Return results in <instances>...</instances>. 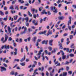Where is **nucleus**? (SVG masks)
<instances>
[{
	"label": "nucleus",
	"instance_id": "nucleus-1",
	"mask_svg": "<svg viewBox=\"0 0 76 76\" xmlns=\"http://www.w3.org/2000/svg\"><path fill=\"white\" fill-rule=\"evenodd\" d=\"M21 29H24V30L23 32L20 33V34H21V35H22V34H24L25 33H26V31H27V28L26 27L23 26L21 28Z\"/></svg>",
	"mask_w": 76,
	"mask_h": 76
},
{
	"label": "nucleus",
	"instance_id": "nucleus-2",
	"mask_svg": "<svg viewBox=\"0 0 76 76\" xmlns=\"http://www.w3.org/2000/svg\"><path fill=\"white\" fill-rule=\"evenodd\" d=\"M50 9L51 10L53 11V13H57V10H58L57 9H56L55 7H50Z\"/></svg>",
	"mask_w": 76,
	"mask_h": 76
},
{
	"label": "nucleus",
	"instance_id": "nucleus-3",
	"mask_svg": "<svg viewBox=\"0 0 76 76\" xmlns=\"http://www.w3.org/2000/svg\"><path fill=\"white\" fill-rule=\"evenodd\" d=\"M7 38H8V36L7 35V34H6L5 35V40L2 41V43H4V42H6V41L7 40Z\"/></svg>",
	"mask_w": 76,
	"mask_h": 76
},
{
	"label": "nucleus",
	"instance_id": "nucleus-4",
	"mask_svg": "<svg viewBox=\"0 0 76 76\" xmlns=\"http://www.w3.org/2000/svg\"><path fill=\"white\" fill-rule=\"evenodd\" d=\"M52 33H53V31L52 30H51L50 29H49L48 31V32L47 34V37L49 35H51L52 34Z\"/></svg>",
	"mask_w": 76,
	"mask_h": 76
},
{
	"label": "nucleus",
	"instance_id": "nucleus-5",
	"mask_svg": "<svg viewBox=\"0 0 76 76\" xmlns=\"http://www.w3.org/2000/svg\"><path fill=\"white\" fill-rule=\"evenodd\" d=\"M32 23L34 24V25H35V26L37 25L38 24V22L37 21V22H36V21L35 20H34L32 21Z\"/></svg>",
	"mask_w": 76,
	"mask_h": 76
},
{
	"label": "nucleus",
	"instance_id": "nucleus-6",
	"mask_svg": "<svg viewBox=\"0 0 76 76\" xmlns=\"http://www.w3.org/2000/svg\"><path fill=\"white\" fill-rule=\"evenodd\" d=\"M4 48L6 49V50H7V49H9L10 47H9V45H4Z\"/></svg>",
	"mask_w": 76,
	"mask_h": 76
},
{
	"label": "nucleus",
	"instance_id": "nucleus-7",
	"mask_svg": "<svg viewBox=\"0 0 76 76\" xmlns=\"http://www.w3.org/2000/svg\"><path fill=\"white\" fill-rule=\"evenodd\" d=\"M1 69V72H3V71H4V70L6 71V69L4 67L1 66L0 67Z\"/></svg>",
	"mask_w": 76,
	"mask_h": 76
},
{
	"label": "nucleus",
	"instance_id": "nucleus-8",
	"mask_svg": "<svg viewBox=\"0 0 76 76\" xmlns=\"http://www.w3.org/2000/svg\"><path fill=\"white\" fill-rule=\"evenodd\" d=\"M48 40H44L42 42V44H45L46 45H47V42H48Z\"/></svg>",
	"mask_w": 76,
	"mask_h": 76
},
{
	"label": "nucleus",
	"instance_id": "nucleus-9",
	"mask_svg": "<svg viewBox=\"0 0 76 76\" xmlns=\"http://www.w3.org/2000/svg\"><path fill=\"white\" fill-rule=\"evenodd\" d=\"M47 31L46 30L43 32H40L39 33V35H41V34H45L47 32Z\"/></svg>",
	"mask_w": 76,
	"mask_h": 76
},
{
	"label": "nucleus",
	"instance_id": "nucleus-10",
	"mask_svg": "<svg viewBox=\"0 0 76 76\" xmlns=\"http://www.w3.org/2000/svg\"><path fill=\"white\" fill-rule=\"evenodd\" d=\"M75 45L73 43L72 44L70 45V47L71 48H73V49H75V47L74 46Z\"/></svg>",
	"mask_w": 76,
	"mask_h": 76
},
{
	"label": "nucleus",
	"instance_id": "nucleus-11",
	"mask_svg": "<svg viewBox=\"0 0 76 76\" xmlns=\"http://www.w3.org/2000/svg\"><path fill=\"white\" fill-rule=\"evenodd\" d=\"M15 10H19V5H16L15 4Z\"/></svg>",
	"mask_w": 76,
	"mask_h": 76
},
{
	"label": "nucleus",
	"instance_id": "nucleus-12",
	"mask_svg": "<svg viewBox=\"0 0 76 76\" xmlns=\"http://www.w3.org/2000/svg\"><path fill=\"white\" fill-rule=\"evenodd\" d=\"M53 39H51L49 40V44L50 45H51V46L53 45V44H52V42H53Z\"/></svg>",
	"mask_w": 76,
	"mask_h": 76
},
{
	"label": "nucleus",
	"instance_id": "nucleus-13",
	"mask_svg": "<svg viewBox=\"0 0 76 76\" xmlns=\"http://www.w3.org/2000/svg\"><path fill=\"white\" fill-rule=\"evenodd\" d=\"M43 51V50H40L39 51L38 54H37V56H39L41 54V53Z\"/></svg>",
	"mask_w": 76,
	"mask_h": 76
},
{
	"label": "nucleus",
	"instance_id": "nucleus-14",
	"mask_svg": "<svg viewBox=\"0 0 76 76\" xmlns=\"http://www.w3.org/2000/svg\"><path fill=\"white\" fill-rule=\"evenodd\" d=\"M25 55H24V56L23 58H22V59L21 60H20V61H21V62H23V61L25 60Z\"/></svg>",
	"mask_w": 76,
	"mask_h": 76
},
{
	"label": "nucleus",
	"instance_id": "nucleus-15",
	"mask_svg": "<svg viewBox=\"0 0 76 76\" xmlns=\"http://www.w3.org/2000/svg\"><path fill=\"white\" fill-rule=\"evenodd\" d=\"M27 13L30 17H32V14H31V12H29V11H28Z\"/></svg>",
	"mask_w": 76,
	"mask_h": 76
},
{
	"label": "nucleus",
	"instance_id": "nucleus-16",
	"mask_svg": "<svg viewBox=\"0 0 76 76\" xmlns=\"http://www.w3.org/2000/svg\"><path fill=\"white\" fill-rule=\"evenodd\" d=\"M67 75V72H63L62 76H66Z\"/></svg>",
	"mask_w": 76,
	"mask_h": 76
},
{
	"label": "nucleus",
	"instance_id": "nucleus-17",
	"mask_svg": "<svg viewBox=\"0 0 76 76\" xmlns=\"http://www.w3.org/2000/svg\"><path fill=\"white\" fill-rule=\"evenodd\" d=\"M19 3H20L21 4H23L24 3V1L23 0H18Z\"/></svg>",
	"mask_w": 76,
	"mask_h": 76
},
{
	"label": "nucleus",
	"instance_id": "nucleus-18",
	"mask_svg": "<svg viewBox=\"0 0 76 76\" xmlns=\"http://www.w3.org/2000/svg\"><path fill=\"white\" fill-rule=\"evenodd\" d=\"M15 52H14V55L15 56V55L17 54V52H18V50H17V49L16 48L15 49Z\"/></svg>",
	"mask_w": 76,
	"mask_h": 76
},
{
	"label": "nucleus",
	"instance_id": "nucleus-19",
	"mask_svg": "<svg viewBox=\"0 0 76 76\" xmlns=\"http://www.w3.org/2000/svg\"><path fill=\"white\" fill-rule=\"evenodd\" d=\"M58 19H60V20H63L64 19V17L63 16L59 17L58 18Z\"/></svg>",
	"mask_w": 76,
	"mask_h": 76
},
{
	"label": "nucleus",
	"instance_id": "nucleus-20",
	"mask_svg": "<svg viewBox=\"0 0 76 76\" xmlns=\"http://www.w3.org/2000/svg\"><path fill=\"white\" fill-rule=\"evenodd\" d=\"M59 46H60L59 48L60 49L62 50V49L63 48V47H62L61 43H59Z\"/></svg>",
	"mask_w": 76,
	"mask_h": 76
},
{
	"label": "nucleus",
	"instance_id": "nucleus-21",
	"mask_svg": "<svg viewBox=\"0 0 76 76\" xmlns=\"http://www.w3.org/2000/svg\"><path fill=\"white\" fill-rule=\"evenodd\" d=\"M42 14H45V15H47V12H45V10H43V12H42Z\"/></svg>",
	"mask_w": 76,
	"mask_h": 76
},
{
	"label": "nucleus",
	"instance_id": "nucleus-22",
	"mask_svg": "<svg viewBox=\"0 0 76 76\" xmlns=\"http://www.w3.org/2000/svg\"><path fill=\"white\" fill-rule=\"evenodd\" d=\"M7 17H8L7 15L6 17V18H4L3 19V20H4L5 21H6L7 20Z\"/></svg>",
	"mask_w": 76,
	"mask_h": 76
},
{
	"label": "nucleus",
	"instance_id": "nucleus-23",
	"mask_svg": "<svg viewBox=\"0 0 76 76\" xmlns=\"http://www.w3.org/2000/svg\"><path fill=\"white\" fill-rule=\"evenodd\" d=\"M36 39H37V37H34L33 39V41H34V42H35V41H36Z\"/></svg>",
	"mask_w": 76,
	"mask_h": 76
},
{
	"label": "nucleus",
	"instance_id": "nucleus-24",
	"mask_svg": "<svg viewBox=\"0 0 76 76\" xmlns=\"http://www.w3.org/2000/svg\"><path fill=\"white\" fill-rule=\"evenodd\" d=\"M25 20H26V23L28 21V20H29V18L28 17H26L25 18Z\"/></svg>",
	"mask_w": 76,
	"mask_h": 76
},
{
	"label": "nucleus",
	"instance_id": "nucleus-25",
	"mask_svg": "<svg viewBox=\"0 0 76 76\" xmlns=\"http://www.w3.org/2000/svg\"><path fill=\"white\" fill-rule=\"evenodd\" d=\"M8 30L9 33H10V32H11V29L10 28V27H8Z\"/></svg>",
	"mask_w": 76,
	"mask_h": 76
},
{
	"label": "nucleus",
	"instance_id": "nucleus-26",
	"mask_svg": "<svg viewBox=\"0 0 76 76\" xmlns=\"http://www.w3.org/2000/svg\"><path fill=\"white\" fill-rule=\"evenodd\" d=\"M35 9L33 8V9L31 10V11L32 12V14H34L35 13Z\"/></svg>",
	"mask_w": 76,
	"mask_h": 76
},
{
	"label": "nucleus",
	"instance_id": "nucleus-27",
	"mask_svg": "<svg viewBox=\"0 0 76 76\" xmlns=\"http://www.w3.org/2000/svg\"><path fill=\"white\" fill-rule=\"evenodd\" d=\"M48 49L50 51H52V47L50 46H49L48 47Z\"/></svg>",
	"mask_w": 76,
	"mask_h": 76
},
{
	"label": "nucleus",
	"instance_id": "nucleus-28",
	"mask_svg": "<svg viewBox=\"0 0 76 76\" xmlns=\"http://www.w3.org/2000/svg\"><path fill=\"white\" fill-rule=\"evenodd\" d=\"M69 56L71 57H73L75 56V55L74 54H73L72 53L70 54L69 55Z\"/></svg>",
	"mask_w": 76,
	"mask_h": 76
},
{
	"label": "nucleus",
	"instance_id": "nucleus-29",
	"mask_svg": "<svg viewBox=\"0 0 76 76\" xmlns=\"http://www.w3.org/2000/svg\"><path fill=\"white\" fill-rule=\"evenodd\" d=\"M10 9H11V10H14V8H13V6L12 5L11 7H10Z\"/></svg>",
	"mask_w": 76,
	"mask_h": 76
},
{
	"label": "nucleus",
	"instance_id": "nucleus-30",
	"mask_svg": "<svg viewBox=\"0 0 76 76\" xmlns=\"http://www.w3.org/2000/svg\"><path fill=\"white\" fill-rule=\"evenodd\" d=\"M20 64L22 66H25V64L24 63H20Z\"/></svg>",
	"mask_w": 76,
	"mask_h": 76
},
{
	"label": "nucleus",
	"instance_id": "nucleus-31",
	"mask_svg": "<svg viewBox=\"0 0 76 76\" xmlns=\"http://www.w3.org/2000/svg\"><path fill=\"white\" fill-rule=\"evenodd\" d=\"M8 41H12V38L11 37H10L8 39Z\"/></svg>",
	"mask_w": 76,
	"mask_h": 76
},
{
	"label": "nucleus",
	"instance_id": "nucleus-32",
	"mask_svg": "<svg viewBox=\"0 0 76 76\" xmlns=\"http://www.w3.org/2000/svg\"><path fill=\"white\" fill-rule=\"evenodd\" d=\"M60 53H62V56H64V53L63 52V50H60Z\"/></svg>",
	"mask_w": 76,
	"mask_h": 76
},
{
	"label": "nucleus",
	"instance_id": "nucleus-33",
	"mask_svg": "<svg viewBox=\"0 0 76 76\" xmlns=\"http://www.w3.org/2000/svg\"><path fill=\"white\" fill-rule=\"evenodd\" d=\"M33 16L34 18V19H36V18H37V15L36 14H34L33 15Z\"/></svg>",
	"mask_w": 76,
	"mask_h": 76
},
{
	"label": "nucleus",
	"instance_id": "nucleus-34",
	"mask_svg": "<svg viewBox=\"0 0 76 76\" xmlns=\"http://www.w3.org/2000/svg\"><path fill=\"white\" fill-rule=\"evenodd\" d=\"M22 18H21V17H20L19 19H18V20L16 21V22H19V21H20V20H21V19H22Z\"/></svg>",
	"mask_w": 76,
	"mask_h": 76
},
{
	"label": "nucleus",
	"instance_id": "nucleus-35",
	"mask_svg": "<svg viewBox=\"0 0 76 76\" xmlns=\"http://www.w3.org/2000/svg\"><path fill=\"white\" fill-rule=\"evenodd\" d=\"M50 76H53L54 75V74H53V72H50Z\"/></svg>",
	"mask_w": 76,
	"mask_h": 76
},
{
	"label": "nucleus",
	"instance_id": "nucleus-36",
	"mask_svg": "<svg viewBox=\"0 0 76 76\" xmlns=\"http://www.w3.org/2000/svg\"><path fill=\"white\" fill-rule=\"evenodd\" d=\"M39 19L40 20V23H41L42 22V20H43V19H42L41 18H39Z\"/></svg>",
	"mask_w": 76,
	"mask_h": 76
},
{
	"label": "nucleus",
	"instance_id": "nucleus-37",
	"mask_svg": "<svg viewBox=\"0 0 76 76\" xmlns=\"http://www.w3.org/2000/svg\"><path fill=\"white\" fill-rule=\"evenodd\" d=\"M69 24H71V20H69L68 23V25H69Z\"/></svg>",
	"mask_w": 76,
	"mask_h": 76
},
{
	"label": "nucleus",
	"instance_id": "nucleus-38",
	"mask_svg": "<svg viewBox=\"0 0 76 76\" xmlns=\"http://www.w3.org/2000/svg\"><path fill=\"white\" fill-rule=\"evenodd\" d=\"M68 73L69 75H72V71H68Z\"/></svg>",
	"mask_w": 76,
	"mask_h": 76
},
{
	"label": "nucleus",
	"instance_id": "nucleus-39",
	"mask_svg": "<svg viewBox=\"0 0 76 76\" xmlns=\"http://www.w3.org/2000/svg\"><path fill=\"white\" fill-rule=\"evenodd\" d=\"M14 61L18 62V61H19V59H15L14 60Z\"/></svg>",
	"mask_w": 76,
	"mask_h": 76
},
{
	"label": "nucleus",
	"instance_id": "nucleus-40",
	"mask_svg": "<svg viewBox=\"0 0 76 76\" xmlns=\"http://www.w3.org/2000/svg\"><path fill=\"white\" fill-rule=\"evenodd\" d=\"M72 3H73V2H68L66 3V4H72Z\"/></svg>",
	"mask_w": 76,
	"mask_h": 76
},
{
	"label": "nucleus",
	"instance_id": "nucleus-41",
	"mask_svg": "<svg viewBox=\"0 0 76 76\" xmlns=\"http://www.w3.org/2000/svg\"><path fill=\"white\" fill-rule=\"evenodd\" d=\"M47 13H48V15H51V13H50V11H48Z\"/></svg>",
	"mask_w": 76,
	"mask_h": 76
},
{
	"label": "nucleus",
	"instance_id": "nucleus-42",
	"mask_svg": "<svg viewBox=\"0 0 76 76\" xmlns=\"http://www.w3.org/2000/svg\"><path fill=\"white\" fill-rule=\"evenodd\" d=\"M73 35H71L70 36V39H72L73 38Z\"/></svg>",
	"mask_w": 76,
	"mask_h": 76
},
{
	"label": "nucleus",
	"instance_id": "nucleus-43",
	"mask_svg": "<svg viewBox=\"0 0 76 76\" xmlns=\"http://www.w3.org/2000/svg\"><path fill=\"white\" fill-rule=\"evenodd\" d=\"M66 56H62V58L63 59V60H64L65 58H66Z\"/></svg>",
	"mask_w": 76,
	"mask_h": 76
},
{
	"label": "nucleus",
	"instance_id": "nucleus-44",
	"mask_svg": "<svg viewBox=\"0 0 76 76\" xmlns=\"http://www.w3.org/2000/svg\"><path fill=\"white\" fill-rule=\"evenodd\" d=\"M45 54H48V51H47V50H45Z\"/></svg>",
	"mask_w": 76,
	"mask_h": 76
},
{
	"label": "nucleus",
	"instance_id": "nucleus-45",
	"mask_svg": "<svg viewBox=\"0 0 76 76\" xmlns=\"http://www.w3.org/2000/svg\"><path fill=\"white\" fill-rule=\"evenodd\" d=\"M15 16H15H14V18L15 20H16L17 19V18H18V15H16Z\"/></svg>",
	"mask_w": 76,
	"mask_h": 76
},
{
	"label": "nucleus",
	"instance_id": "nucleus-46",
	"mask_svg": "<svg viewBox=\"0 0 76 76\" xmlns=\"http://www.w3.org/2000/svg\"><path fill=\"white\" fill-rule=\"evenodd\" d=\"M27 40H28V41L29 42L31 40V37H29L28 38H27Z\"/></svg>",
	"mask_w": 76,
	"mask_h": 76
},
{
	"label": "nucleus",
	"instance_id": "nucleus-47",
	"mask_svg": "<svg viewBox=\"0 0 76 76\" xmlns=\"http://www.w3.org/2000/svg\"><path fill=\"white\" fill-rule=\"evenodd\" d=\"M16 2V0H15V1H13L12 2V4H15V2Z\"/></svg>",
	"mask_w": 76,
	"mask_h": 76
},
{
	"label": "nucleus",
	"instance_id": "nucleus-48",
	"mask_svg": "<svg viewBox=\"0 0 76 76\" xmlns=\"http://www.w3.org/2000/svg\"><path fill=\"white\" fill-rule=\"evenodd\" d=\"M68 34H67V33H65V34H63V37H66V36H67V35Z\"/></svg>",
	"mask_w": 76,
	"mask_h": 76
},
{
	"label": "nucleus",
	"instance_id": "nucleus-49",
	"mask_svg": "<svg viewBox=\"0 0 76 76\" xmlns=\"http://www.w3.org/2000/svg\"><path fill=\"white\" fill-rule=\"evenodd\" d=\"M4 66L5 67H7V64H6L5 63H4L3 64Z\"/></svg>",
	"mask_w": 76,
	"mask_h": 76
},
{
	"label": "nucleus",
	"instance_id": "nucleus-50",
	"mask_svg": "<svg viewBox=\"0 0 76 76\" xmlns=\"http://www.w3.org/2000/svg\"><path fill=\"white\" fill-rule=\"evenodd\" d=\"M11 13L12 14L15 13H16V11H13V10H11Z\"/></svg>",
	"mask_w": 76,
	"mask_h": 76
},
{
	"label": "nucleus",
	"instance_id": "nucleus-51",
	"mask_svg": "<svg viewBox=\"0 0 76 76\" xmlns=\"http://www.w3.org/2000/svg\"><path fill=\"white\" fill-rule=\"evenodd\" d=\"M31 28H32V29H35V28H36L34 26H31Z\"/></svg>",
	"mask_w": 76,
	"mask_h": 76
},
{
	"label": "nucleus",
	"instance_id": "nucleus-52",
	"mask_svg": "<svg viewBox=\"0 0 76 76\" xmlns=\"http://www.w3.org/2000/svg\"><path fill=\"white\" fill-rule=\"evenodd\" d=\"M68 28H69V29L70 31L71 30V27L69 26V25H68Z\"/></svg>",
	"mask_w": 76,
	"mask_h": 76
},
{
	"label": "nucleus",
	"instance_id": "nucleus-53",
	"mask_svg": "<svg viewBox=\"0 0 76 76\" xmlns=\"http://www.w3.org/2000/svg\"><path fill=\"white\" fill-rule=\"evenodd\" d=\"M20 52L21 53H23V48H21V49L20 50Z\"/></svg>",
	"mask_w": 76,
	"mask_h": 76
},
{
	"label": "nucleus",
	"instance_id": "nucleus-54",
	"mask_svg": "<svg viewBox=\"0 0 76 76\" xmlns=\"http://www.w3.org/2000/svg\"><path fill=\"white\" fill-rule=\"evenodd\" d=\"M56 51V49H54V50H52V53H54Z\"/></svg>",
	"mask_w": 76,
	"mask_h": 76
},
{
	"label": "nucleus",
	"instance_id": "nucleus-55",
	"mask_svg": "<svg viewBox=\"0 0 76 76\" xmlns=\"http://www.w3.org/2000/svg\"><path fill=\"white\" fill-rule=\"evenodd\" d=\"M75 73L76 74V70H75V71L74 72H73V73L72 74V76H74V75L75 74Z\"/></svg>",
	"mask_w": 76,
	"mask_h": 76
},
{
	"label": "nucleus",
	"instance_id": "nucleus-56",
	"mask_svg": "<svg viewBox=\"0 0 76 76\" xmlns=\"http://www.w3.org/2000/svg\"><path fill=\"white\" fill-rule=\"evenodd\" d=\"M22 40H23L22 39V38L20 39V40H19L20 42H23Z\"/></svg>",
	"mask_w": 76,
	"mask_h": 76
},
{
	"label": "nucleus",
	"instance_id": "nucleus-57",
	"mask_svg": "<svg viewBox=\"0 0 76 76\" xmlns=\"http://www.w3.org/2000/svg\"><path fill=\"white\" fill-rule=\"evenodd\" d=\"M4 15V13H3V12L1 11V16H3Z\"/></svg>",
	"mask_w": 76,
	"mask_h": 76
},
{
	"label": "nucleus",
	"instance_id": "nucleus-58",
	"mask_svg": "<svg viewBox=\"0 0 76 76\" xmlns=\"http://www.w3.org/2000/svg\"><path fill=\"white\" fill-rule=\"evenodd\" d=\"M52 69V67H49L48 68V70L49 71H50V70H51Z\"/></svg>",
	"mask_w": 76,
	"mask_h": 76
},
{
	"label": "nucleus",
	"instance_id": "nucleus-59",
	"mask_svg": "<svg viewBox=\"0 0 76 76\" xmlns=\"http://www.w3.org/2000/svg\"><path fill=\"white\" fill-rule=\"evenodd\" d=\"M41 39H38L37 40V42H41Z\"/></svg>",
	"mask_w": 76,
	"mask_h": 76
},
{
	"label": "nucleus",
	"instance_id": "nucleus-60",
	"mask_svg": "<svg viewBox=\"0 0 76 76\" xmlns=\"http://www.w3.org/2000/svg\"><path fill=\"white\" fill-rule=\"evenodd\" d=\"M66 51L67 52H69V48H66Z\"/></svg>",
	"mask_w": 76,
	"mask_h": 76
},
{
	"label": "nucleus",
	"instance_id": "nucleus-61",
	"mask_svg": "<svg viewBox=\"0 0 76 76\" xmlns=\"http://www.w3.org/2000/svg\"><path fill=\"white\" fill-rule=\"evenodd\" d=\"M46 75L47 76H48V75H49V73H48V72L47 71H46Z\"/></svg>",
	"mask_w": 76,
	"mask_h": 76
},
{
	"label": "nucleus",
	"instance_id": "nucleus-62",
	"mask_svg": "<svg viewBox=\"0 0 76 76\" xmlns=\"http://www.w3.org/2000/svg\"><path fill=\"white\" fill-rule=\"evenodd\" d=\"M13 45L14 46V47H16V44L15 43H13Z\"/></svg>",
	"mask_w": 76,
	"mask_h": 76
},
{
	"label": "nucleus",
	"instance_id": "nucleus-63",
	"mask_svg": "<svg viewBox=\"0 0 76 76\" xmlns=\"http://www.w3.org/2000/svg\"><path fill=\"white\" fill-rule=\"evenodd\" d=\"M23 6H20V9H21V10L23 9Z\"/></svg>",
	"mask_w": 76,
	"mask_h": 76
},
{
	"label": "nucleus",
	"instance_id": "nucleus-64",
	"mask_svg": "<svg viewBox=\"0 0 76 76\" xmlns=\"http://www.w3.org/2000/svg\"><path fill=\"white\" fill-rule=\"evenodd\" d=\"M72 7H74V8H75V9L76 8V5H72Z\"/></svg>",
	"mask_w": 76,
	"mask_h": 76
}]
</instances>
